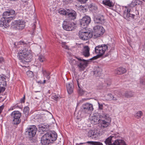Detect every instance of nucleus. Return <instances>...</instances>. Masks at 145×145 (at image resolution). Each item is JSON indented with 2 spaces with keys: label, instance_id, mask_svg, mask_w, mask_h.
I'll use <instances>...</instances> for the list:
<instances>
[{
  "label": "nucleus",
  "instance_id": "79ce46f5",
  "mask_svg": "<svg viewBox=\"0 0 145 145\" xmlns=\"http://www.w3.org/2000/svg\"><path fill=\"white\" fill-rule=\"evenodd\" d=\"M137 2L135 1H132L131 4V6L132 7H133L135 5H137Z\"/></svg>",
  "mask_w": 145,
  "mask_h": 145
},
{
  "label": "nucleus",
  "instance_id": "2eb2a0df",
  "mask_svg": "<svg viewBox=\"0 0 145 145\" xmlns=\"http://www.w3.org/2000/svg\"><path fill=\"white\" fill-rule=\"evenodd\" d=\"M15 27L17 29L22 30L24 28L25 22L24 21L18 20L15 21Z\"/></svg>",
  "mask_w": 145,
  "mask_h": 145
},
{
  "label": "nucleus",
  "instance_id": "c756f323",
  "mask_svg": "<svg viewBox=\"0 0 145 145\" xmlns=\"http://www.w3.org/2000/svg\"><path fill=\"white\" fill-rule=\"evenodd\" d=\"M133 96V93L131 91H126L125 93V96L127 98H130Z\"/></svg>",
  "mask_w": 145,
  "mask_h": 145
},
{
  "label": "nucleus",
  "instance_id": "cd10ccee",
  "mask_svg": "<svg viewBox=\"0 0 145 145\" xmlns=\"http://www.w3.org/2000/svg\"><path fill=\"white\" fill-rule=\"evenodd\" d=\"M102 3L104 5L110 7L113 6L112 2L110 0H104L102 1Z\"/></svg>",
  "mask_w": 145,
  "mask_h": 145
},
{
  "label": "nucleus",
  "instance_id": "052dcab7",
  "mask_svg": "<svg viewBox=\"0 0 145 145\" xmlns=\"http://www.w3.org/2000/svg\"><path fill=\"white\" fill-rule=\"evenodd\" d=\"M107 86H109L111 84V82H109L108 83H107Z\"/></svg>",
  "mask_w": 145,
  "mask_h": 145
},
{
  "label": "nucleus",
  "instance_id": "dca6fc26",
  "mask_svg": "<svg viewBox=\"0 0 145 145\" xmlns=\"http://www.w3.org/2000/svg\"><path fill=\"white\" fill-rule=\"evenodd\" d=\"M94 20L95 23L103 24L105 22L104 16L102 15H98L94 17Z\"/></svg>",
  "mask_w": 145,
  "mask_h": 145
},
{
  "label": "nucleus",
  "instance_id": "bf43d9fd",
  "mask_svg": "<svg viewBox=\"0 0 145 145\" xmlns=\"http://www.w3.org/2000/svg\"><path fill=\"white\" fill-rule=\"evenodd\" d=\"M94 72L95 74L96 72L97 73H99V72L97 70H96L94 71Z\"/></svg>",
  "mask_w": 145,
  "mask_h": 145
},
{
  "label": "nucleus",
  "instance_id": "4468645a",
  "mask_svg": "<svg viewBox=\"0 0 145 145\" xmlns=\"http://www.w3.org/2000/svg\"><path fill=\"white\" fill-rule=\"evenodd\" d=\"M77 59L79 61L78 66L81 70H83L87 67L88 61L82 59L81 58H78Z\"/></svg>",
  "mask_w": 145,
  "mask_h": 145
},
{
  "label": "nucleus",
  "instance_id": "6e6552de",
  "mask_svg": "<svg viewBox=\"0 0 145 145\" xmlns=\"http://www.w3.org/2000/svg\"><path fill=\"white\" fill-rule=\"evenodd\" d=\"M81 109L82 113L86 114L90 113L93 109L92 105L89 103H86L83 105Z\"/></svg>",
  "mask_w": 145,
  "mask_h": 145
},
{
  "label": "nucleus",
  "instance_id": "7c9ffc66",
  "mask_svg": "<svg viewBox=\"0 0 145 145\" xmlns=\"http://www.w3.org/2000/svg\"><path fill=\"white\" fill-rule=\"evenodd\" d=\"M29 111V107L26 106L24 109V114L26 117L28 116Z\"/></svg>",
  "mask_w": 145,
  "mask_h": 145
},
{
  "label": "nucleus",
  "instance_id": "603ef678",
  "mask_svg": "<svg viewBox=\"0 0 145 145\" xmlns=\"http://www.w3.org/2000/svg\"><path fill=\"white\" fill-rule=\"evenodd\" d=\"M5 90V88H2V87H0V93L1 92H3Z\"/></svg>",
  "mask_w": 145,
  "mask_h": 145
},
{
  "label": "nucleus",
  "instance_id": "9b49d317",
  "mask_svg": "<svg viewBox=\"0 0 145 145\" xmlns=\"http://www.w3.org/2000/svg\"><path fill=\"white\" fill-rule=\"evenodd\" d=\"M26 133L28 134L29 137L31 138L34 136L37 131V128L35 125L31 126L27 128Z\"/></svg>",
  "mask_w": 145,
  "mask_h": 145
},
{
  "label": "nucleus",
  "instance_id": "a19ab883",
  "mask_svg": "<svg viewBox=\"0 0 145 145\" xmlns=\"http://www.w3.org/2000/svg\"><path fill=\"white\" fill-rule=\"evenodd\" d=\"M98 104L99 106V109L100 110H102L103 109V105L102 104H101L98 102Z\"/></svg>",
  "mask_w": 145,
  "mask_h": 145
},
{
  "label": "nucleus",
  "instance_id": "2f4dec72",
  "mask_svg": "<svg viewBox=\"0 0 145 145\" xmlns=\"http://www.w3.org/2000/svg\"><path fill=\"white\" fill-rule=\"evenodd\" d=\"M143 113L141 111H138L137 112L135 115V118L137 119L140 118L142 116Z\"/></svg>",
  "mask_w": 145,
  "mask_h": 145
},
{
  "label": "nucleus",
  "instance_id": "a18cd8bd",
  "mask_svg": "<svg viewBox=\"0 0 145 145\" xmlns=\"http://www.w3.org/2000/svg\"><path fill=\"white\" fill-rule=\"evenodd\" d=\"M25 95L24 96V97L21 98L20 100V102L21 103H24L25 102Z\"/></svg>",
  "mask_w": 145,
  "mask_h": 145
},
{
  "label": "nucleus",
  "instance_id": "f704fd0d",
  "mask_svg": "<svg viewBox=\"0 0 145 145\" xmlns=\"http://www.w3.org/2000/svg\"><path fill=\"white\" fill-rule=\"evenodd\" d=\"M89 7L91 8V10H96L98 9L97 6L93 4H90L89 6Z\"/></svg>",
  "mask_w": 145,
  "mask_h": 145
},
{
  "label": "nucleus",
  "instance_id": "39448f33",
  "mask_svg": "<svg viewBox=\"0 0 145 145\" xmlns=\"http://www.w3.org/2000/svg\"><path fill=\"white\" fill-rule=\"evenodd\" d=\"M12 119V123L15 125H17L20 123L21 121V114L18 111H15L13 112L11 115Z\"/></svg>",
  "mask_w": 145,
  "mask_h": 145
},
{
  "label": "nucleus",
  "instance_id": "3c124183",
  "mask_svg": "<svg viewBox=\"0 0 145 145\" xmlns=\"http://www.w3.org/2000/svg\"><path fill=\"white\" fill-rule=\"evenodd\" d=\"M98 57L97 56H96L93 57L92 58L90 59V60H92L97 59L98 58Z\"/></svg>",
  "mask_w": 145,
  "mask_h": 145
},
{
  "label": "nucleus",
  "instance_id": "72a5a7b5",
  "mask_svg": "<svg viewBox=\"0 0 145 145\" xmlns=\"http://www.w3.org/2000/svg\"><path fill=\"white\" fill-rule=\"evenodd\" d=\"M112 95V94L110 93L106 95L105 96L106 100L107 101L111 100Z\"/></svg>",
  "mask_w": 145,
  "mask_h": 145
},
{
  "label": "nucleus",
  "instance_id": "49530a36",
  "mask_svg": "<svg viewBox=\"0 0 145 145\" xmlns=\"http://www.w3.org/2000/svg\"><path fill=\"white\" fill-rule=\"evenodd\" d=\"M94 145H103V144L101 142H95Z\"/></svg>",
  "mask_w": 145,
  "mask_h": 145
},
{
  "label": "nucleus",
  "instance_id": "6ab92c4d",
  "mask_svg": "<svg viewBox=\"0 0 145 145\" xmlns=\"http://www.w3.org/2000/svg\"><path fill=\"white\" fill-rule=\"evenodd\" d=\"M41 143L42 144L44 145H48L51 142L48 137L46 133L43 135L41 138Z\"/></svg>",
  "mask_w": 145,
  "mask_h": 145
},
{
  "label": "nucleus",
  "instance_id": "20e7f679",
  "mask_svg": "<svg viewBox=\"0 0 145 145\" xmlns=\"http://www.w3.org/2000/svg\"><path fill=\"white\" fill-rule=\"evenodd\" d=\"M93 37L96 38L101 36L104 33L105 30L103 27L97 25L93 27Z\"/></svg>",
  "mask_w": 145,
  "mask_h": 145
},
{
  "label": "nucleus",
  "instance_id": "473e14b6",
  "mask_svg": "<svg viewBox=\"0 0 145 145\" xmlns=\"http://www.w3.org/2000/svg\"><path fill=\"white\" fill-rule=\"evenodd\" d=\"M67 10H65L64 9H60L58 10V12L61 14L67 15Z\"/></svg>",
  "mask_w": 145,
  "mask_h": 145
},
{
  "label": "nucleus",
  "instance_id": "bb28decb",
  "mask_svg": "<svg viewBox=\"0 0 145 145\" xmlns=\"http://www.w3.org/2000/svg\"><path fill=\"white\" fill-rule=\"evenodd\" d=\"M39 128L40 131H42L43 132L46 131L48 128V126L44 125L43 124L39 125Z\"/></svg>",
  "mask_w": 145,
  "mask_h": 145
},
{
  "label": "nucleus",
  "instance_id": "0eeeda50",
  "mask_svg": "<svg viewBox=\"0 0 145 145\" xmlns=\"http://www.w3.org/2000/svg\"><path fill=\"white\" fill-rule=\"evenodd\" d=\"M3 17L0 20V25L1 27H4L6 28L9 26L8 23L10 21L14 18L15 17L13 16L7 17L4 16L3 14Z\"/></svg>",
  "mask_w": 145,
  "mask_h": 145
},
{
  "label": "nucleus",
  "instance_id": "f3484780",
  "mask_svg": "<svg viewBox=\"0 0 145 145\" xmlns=\"http://www.w3.org/2000/svg\"><path fill=\"white\" fill-rule=\"evenodd\" d=\"M67 15L71 20H74L76 18V13L75 11L72 9H67Z\"/></svg>",
  "mask_w": 145,
  "mask_h": 145
},
{
  "label": "nucleus",
  "instance_id": "b1692460",
  "mask_svg": "<svg viewBox=\"0 0 145 145\" xmlns=\"http://www.w3.org/2000/svg\"><path fill=\"white\" fill-rule=\"evenodd\" d=\"M4 16L7 17L12 16L15 15V11L13 10H10L8 11H6L3 13Z\"/></svg>",
  "mask_w": 145,
  "mask_h": 145
},
{
  "label": "nucleus",
  "instance_id": "9d476101",
  "mask_svg": "<svg viewBox=\"0 0 145 145\" xmlns=\"http://www.w3.org/2000/svg\"><path fill=\"white\" fill-rule=\"evenodd\" d=\"M87 134L89 137H91L95 139L98 138L101 135L97 129L88 130Z\"/></svg>",
  "mask_w": 145,
  "mask_h": 145
},
{
  "label": "nucleus",
  "instance_id": "6e6d98bb",
  "mask_svg": "<svg viewBox=\"0 0 145 145\" xmlns=\"http://www.w3.org/2000/svg\"><path fill=\"white\" fill-rule=\"evenodd\" d=\"M79 79H77L76 80V81H77V84H78V86L79 88H80V84H79Z\"/></svg>",
  "mask_w": 145,
  "mask_h": 145
},
{
  "label": "nucleus",
  "instance_id": "5701e85b",
  "mask_svg": "<svg viewBox=\"0 0 145 145\" xmlns=\"http://www.w3.org/2000/svg\"><path fill=\"white\" fill-rule=\"evenodd\" d=\"M126 72V70L125 68L122 67H119L115 71V73L118 74H121L125 73Z\"/></svg>",
  "mask_w": 145,
  "mask_h": 145
},
{
  "label": "nucleus",
  "instance_id": "f257e3e1",
  "mask_svg": "<svg viewBox=\"0 0 145 145\" xmlns=\"http://www.w3.org/2000/svg\"><path fill=\"white\" fill-rule=\"evenodd\" d=\"M18 44L21 45V47H25L23 50L20 51L18 54L17 57L20 61L24 64L30 62L32 58L31 51L27 48L28 44L25 43L23 41L19 42Z\"/></svg>",
  "mask_w": 145,
  "mask_h": 145
},
{
  "label": "nucleus",
  "instance_id": "a211bd4d",
  "mask_svg": "<svg viewBox=\"0 0 145 145\" xmlns=\"http://www.w3.org/2000/svg\"><path fill=\"white\" fill-rule=\"evenodd\" d=\"M130 10L129 9L126 8L125 9L123 12V16L124 18L127 20H129V18H134L135 15L133 14H131L130 13Z\"/></svg>",
  "mask_w": 145,
  "mask_h": 145
},
{
  "label": "nucleus",
  "instance_id": "13d9d810",
  "mask_svg": "<svg viewBox=\"0 0 145 145\" xmlns=\"http://www.w3.org/2000/svg\"><path fill=\"white\" fill-rule=\"evenodd\" d=\"M63 48L66 49H68V46L66 45H65V47H63Z\"/></svg>",
  "mask_w": 145,
  "mask_h": 145
},
{
  "label": "nucleus",
  "instance_id": "680f3d73",
  "mask_svg": "<svg viewBox=\"0 0 145 145\" xmlns=\"http://www.w3.org/2000/svg\"><path fill=\"white\" fill-rule=\"evenodd\" d=\"M46 81H48L47 80V79H46V80L44 79L43 81V84H45L46 83Z\"/></svg>",
  "mask_w": 145,
  "mask_h": 145
},
{
  "label": "nucleus",
  "instance_id": "412c9836",
  "mask_svg": "<svg viewBox=\"0 0 145 145\" xmlns=\"http://www.w3.org/2000/svg\"><path fill=\"white\" fill-rule=\"evenodd\" d=\"M115 137L113 136H110L106 138L105 141V142L106 145H112L114 141Z\"/></svg>",
  "mask_w": 145,
  "mask_h": 145
},
{
  "label": "nucleus",
  "instance_id": "ddd939ff",
  "mask_svg": "<svg viewBox=\"0 0 145 145\" xmlns=\"http://www.w3.org/2000/svg\"><path fill=\"white\" fill-rule=\"evenodd\" d=\"M46 134L48 137L49 138L51 143H52L56 140L57 137V134L54 131H48L46 133Z\"/></svg>",
  "mask_w": 145,
  "mask_h": 145
},
{
  "label": "nucleus",
  "instance_id": "c85d7f7f",
  "mask_svg": "<svg viewBox=\"0 0 145 145\" xmlns=\"http://www.w3.org/2000/svg\"><path fill=\"white\" fill-rule=\"evenodd\" d=\"M47 112H43L37 115V116L39 118L44 119L47 116Z\"/></svg>",
  "mask_w": 145,
  "mask_h": 145
},
{
  "label": "nucleus",
  "instance_id": "7ed1b4c3",
  "mask_svg": "<svg viewBox=\"0 0 145 145\" xmlns=\"http://www.w3.org/2000/svg\"><path fill=\"white\" fill-rule=\"evenodd\" d=\"M99 118L100 119L103 118L101 121V128H106L110 124L111 119L107 114H104L102 115L99 116Z\"/></svg>",
  "mask_w": 145,
  "mask_h": 145
},
{
  "label": "nucleus",
  "instance_id": "ea45409f",
  "mask_svg": "<svg viewBox=\"0 0 145 145\" xmlns=\"http://www.w3.org/2000/svg\"><path fill=\"white\" fill-rule=\"evenodd\" d=\"M52 99L57 100L59 98V96L58 95H53L52 97Z\"/></svg>",
  "mask_w": 145,
  "mask_h": 145
},
{
  "label": "nucleus",
  "instance_id": "4be33fe9",
  "mask_svg": "<svg viewBox=\"0 0 145 145\" xmlns=\"http://www.w3.org/2000/svg\"><path fill=\"white\" fill-rule=\"evenodd\" d=\"M112 145H127L125 141L123 140L117 139L113 142Z\"/></svg>",
  "mask_w": 145,
  "mask_h": 145
},
{
  "label": "nucleus",
  "instance_id": "5fc2aeb1",
  "mask_svg": "<svg viewBox=\"0 0 145 145\" xmlns=\"http://www.w3.org/2000/svg\"><path fill=\"white\" fill-rule=\"evenodd\" d=\"M4 62V59L2 57H0V63H2Z\"/></svg>",
  "mask_w": 145,
  "mask_h": 145
},
{
  "label": "nucleus",
  "instance_id": "393cba45",
  "mask_svg": "<svg viewBox=\"0 0 145 145\" xmlns=\"http://www.w3.org/2000/svg\"><path fill=\"white\" fill-rule=\"evenodd\" d=\"M67 92L69 94H71L73 92V86L71 83H68L66 85Z\"/></svg>",
  "mask_w": 145,
  "mask_h": 145
},
{
  "label": "nucleus",
  "instance_id": "aec40b11",
  "mask_svg": "<svg viewBox=\"0 0 145 145\" xmlns=\"http://www.w3.org/2000/svg\"><path fill=\"white\" fill-rule=\"evenodd\" d=\"M89 48L88 46H84L82 50V54L85 57H88L90 55Z\"/></svg>",
  "mask_w": 145,
  "mask_h": 145
},
{
  "label": "nucleus",
  "instance_id": "864d4df0",
  "mask_svg": "<svg viewBox=\"0 0 145 145\" xmlns=\"http://www.w3.org/2000/svg\"><path fill=\"white\" fill-rule=\"evenodd\" d=\"M4 107V106L3 105H2L0 106V114L1 112Z\"/></svg>",
  "mask_w": 145,
  "mask_h": 145
},
{
  "label": "nucleus",
  "instance_id": "1a4fd4ad",
  "mask_svg": "<svg viewBox=\"0 0 145 145\" xmlns=\"http://www.w3.org/2000/svg\"><path fill=\"white\" fill-rule=\"evenodd\" d=\"M62 27L63 28L67 31H72L75 29V25L68 21H64Z\"/></svg>",
  "mask_w": 145,
  "mask_h": 145
},
{
  "label": "nucleus",
  "instance_id": "e2e57ef3",
  "mask_svg": "<svg viewBox=\"0 0 145 145\" xmlns=\"http://www.w3.org/2000/svg\"><path fill=\"white\" fill-rule=\"evenodd\" d=\"M33 25H34V27L35 28V24H34Z\"/></svg>",
  "mask_w": 145,
  "mask_h": 145
},
{
  "label": "nucleus",
  "instance_id": "c9c22d12",
  "mask_svg": "<svg viewBox=\"0 0 145 145\" xmlns=\"http://www.w3.org/2000/svg\"><path fill=\"white\" fill-rule=\"evenodd\" d=\"M92 121L96 123H98L100 119L98 118L97 116H94L92 117Z\"/></svg>",
  "mask_w": 145,
  "mask_h": 145
},
{
  "label": "nucleus",
  "instance_id": "09e8293b",
  "mask_svg": "<svg viewBox=\"0 0 145 145\" xmlns=\"http://www.w3.org/2000/svg\"><path fill=\"white\" fill-rule=\"evenodd\" d=\"M95 142L93 141H88L87 142V143L90 144V145H94L95 143Z\"/></svg>",
  "mask_w": 145,
  "mask_h": 145
},
{
  "label": "nucleus",
  "instance_id": "4d7b16f0",
  "mask_svg": "<svg viewBox=\"0 0 145 145\" xmlns=\"http://www.w3.org/2000/svg\"><path fill=\"white\" fill-rule=\"evenodd\" d=\"M65 45H66L64 43H63L62 44V46L63 48L64 47Z\"/></svg>",
  "mask_w": 145,
  "mask_h": 145
},
{
  "label": "nucleus",
  "instance_id": "423d86ee",
  "mask_svg": "<svg viewBox=\"0 0 145 145\" xmlns=\"http://www.w3.org/2000/svg\"><path fill=\"white\" fill-rule=\"evenodd\" d=\"M108 47L107 45H99L95 48V52L97 55L101 56L108 50Z\"/></svg>",
  "mask_w": 145,
  "mask_h": 145
},
{
  "label": "nucleus",
  "instance_id": "f8f14e48",
  "mask_svg": "<svg viewBox=\"0 0 145 145\" xmlns=\"http://www.w3.org/2000/svg\"><path fill=\"white\" fill-rule=\"evenodd\" d=\"M91 22L90 18L88 16H85L81 20L80 25L82 27L86 28Z\"/></svg>",
  "mask_w": 145,
  "mask_h": 145
},
{
  "label": "nucleus",
  "instance_id": "8fccbe9b",
  "mask_svg": "<svg viewBox=\"0 0 145 145\" xmlns=\"http://www.w3.org/2000/svg\"><path fill=\"white\" fill-rule=\"evenodd\" d=\"M63 1L66 4H67L69 3H70L71 0H63Z\"/></svg>",
  "mask_w": 145,
  "mask_h": 145
},
{
  "label": "nucleus",
  "instance_id": "37998d69",
  "mask_svg": "<svg viewBox=\"0 0 145 145\" xmlns=\"http://www.w3.org/2000/svg\"><path fill=\"white\" fill-rule=\"evenodd\" d=\"M50 74H47V75L45 76H44V78L45 79V77H46V78L47 79V80H49L50 78Z\"/></svg>",
  "mask_w": 145,
  "mask_h": 145
},
{
  "label": "nucleus",
  "instance_id": "58836bf2",
  "mask_svg": "<svg viewBox=\"0 0 145 145\" xmlns=\"http://www.w3.org/2000/svg\"><path fill=\"white\" fill-rule=\"evenodd\" d=\"M39 59L40 62H43L45 61V59L44 56L40 55L39 56Z\"/></svg>",
  "mask_w": 145,
  "mask_h": 145
},
{
  "label": "nucleus",
  "instance_id": "4c0bfd02",
  "mask_svg": "<svg viewBox=\"0 0 145 145\" xmlns=\"http://www.w3.org/2000/svg\"><path fill=\"white\" fill-rule=\"evenodd\" d=\"M42 73L43 74V77L47 74H50V72L47 71L45 70H43V69H42Z\"/></svg>",
  "mask_w": 145,
  "mask_h": 145
},
{
  "label": "nucleus",
  "instance_id": "f03ea898",
  "mask_svg": "<svg viewBox=\"0 0 145 145\" xmlns=\"http://www.w3.org/2000/svg\"><path fill=\"white\" fill-rule=\"evenodd\" d=\"M78 35L80 39L84 40H87L93 37L92 32L89 31H87L86 29L80 31Z\"/></svg>",
  "mask_w": 145,
  "mask_h": 145
},
{
  "label": "nucleus",
  "instance_id": "a878e982",
  "mask_svg": "<svg viewBox=\"0 0 145 145\" xmlns=\"http://www.w3.org/2000/svg\"><path fill=\"white\" fill-rule=\"evenodd\" d=\"M6 78L4 77L1 76L0 78V87L4 88L6 86L7 83L5 80Z\"/></svg>",
  "mask_w": 145,
  "mask_h": 145
},
{
  "label": "nucleus",
  "instance_id": "69168bd1",
  "mask_svg": "<svg viewBox=\"0 0 145 145\" xmlns=\"http://www.w3.org/2000/svg\"><path fill=\"white\" fill-rule=\"evenodd\" d=\"M25 3H27V1H26L25 2Z\"/></svg>",
  "mask_w": 145,
  "mask_h": 145
},
{
  "label": "nucleus",
  "instance_id": "c03bdc74",
  "mask_svg": "<svg viewBox=\"0 0 145 145\" xmlns=\"http://www.w3.org/2000/svg\"><path fill=\"white\" fill-rule=\"evenodd\" d=\"M140 83L143 85H145V79H141L140 81Z\"/></svg>",
  "mask_w": 145,
  "mask_h": 145
},
{
  "label": "nucleus",
  "instance_id": "0e129e2a",
  "mask_svg": "<svg viewBox=\"0 0 145 145\" xmlns=\"http://www.w3.org/2000/svg\"><path fill=\"white\" fill-rule=\"evenodd\" d=\"M14 107H13V108H12V109H11V110H12L14 108H13Z\"/></svg>",
  "mask_w": 145,
  "mask_h": 145
},
{
  "label": "nucleus",
  "instance_id": "de8ad7c7",
  "mask_svg": "<svg viewBox=\"0 0 145 145\" xmlns=\"http://www.w3.org/2000/svg\"><path fill=\"white\" fill-rule=\"evenodd\" d=\"M117 100H118V98L116 97H115L114 96L112 95V99H111V100L117 101Z\"/></svg>",
  "mask_w": 145,
  "mask_h": 145
},
{
  "label": "nucleus",
  "instance_id": "e433bc0d",
  "mask_svg": "<svg viewBox=\"0 0 145 145\" xmlns=\"http://www.w3.org/2000/svg\"><path fill=\"white\" fill-rule=\"evenodd\" d=\"M26 74L30 78H32L34 76L33 72L30 71H28L26 72Z\"/></svg>",
  "mask_w": 145,
  "mask_h": 145
}]
</instances>
